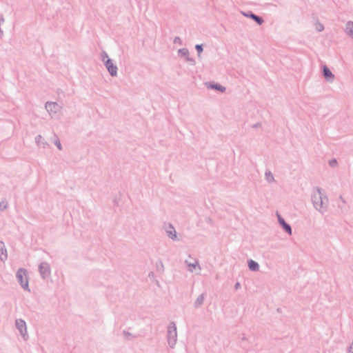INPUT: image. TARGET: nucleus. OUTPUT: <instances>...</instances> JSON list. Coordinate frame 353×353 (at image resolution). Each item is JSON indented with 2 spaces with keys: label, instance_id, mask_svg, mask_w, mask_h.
Here are the masks:
<instances>
[{
  "label": "nucleus",
  "instance_id": "f257e3e1",
  "mask_svg": "<svg viewBox=\"0 0 353 353\" xmlns=\"http://www.w3.org/2000/svg\"><path fill=\"white\" fill-rule=\"evenodd\" d=\"M17 276L22 287L27 288L28 287V281L26 271L23 269H20L17 272Z\"/></svg>",
  "mask_w": 353,
  "mask_h": 353
},
{
  "label": "nucleus",
  "instance_id": "f03ea898",
  "mask_svg": "<svg viewBox=\"0 0 353 353\" xmlns=\"http://www.w3.org/2000/svg\"><path fill=\"white\" fill-rule=\"evenodd\" d=\"M105 65L109 71V72L112 75H116L117 72V68L114 65L111 59H108L105 62Z\"/></svg>",
  "mask_w": 353,
  "mask_h": 353
},
{
  "label": "nucleus",
  "instance_id": "7ed1b4c3",
  "mask_svg": "<svg viewBox=\"0 0 353 353\" xmlns=\"http://www.w3.org/2000/svg\"><path fill=\"white\" fill-rule=\"evenodd\" d=\"M321 192H319L317 194L314 196L313 203L315 205L316 208L321 209L323 208V202L321 199Z\"/></svg>",
  "mask_w": 353,
  "mask_h": 353
},
{
  "label": "nucleus",
  "instance_id": "20e7f679",
  "mask_svg": "<svg viewBox=\"0 0 353 353\" xmlns=\"http://www.w3.org/2000/svg\"><path fill=\"white\" fill-rule=\"evenodd\" d=\"M16 325L21 334L23 336H25L26 334V325L25 321H23V320H17L16 321Z\"/></svg>",
  "mask_w": 353,
  "mask_h": 353
},
{
  "label": "nucleus",
  "instance_id": "39448f33",
  "mask_svg": "<svg viewBox=\"0 0 353 353\" xmlns=\"http://www.w3.org/2000/svg\"><path fill=\"white\" fill-rule=\"evenodd\" d=\"M46 108L48 111L50 113L57 112L59 109V107L55 103H47L46 105Z\"/></svg>",
  "mask_w": 353,
  "mask_h": 353
},
{
  "label": "nucleus",
  "instance_id": "423d86ee",
  "mask_svg": "<svg viewBox=\"0 0 353 353\" xmlns=\"http://www.w3.org/2000/svg\"><path fill=\"white\" fill-rule=\"evenodd\" d=\"M278 219H279V222L281 225H283V227L284 228V229L290 234H292V230H291V228L290 226L287 224L285 221L279 216L278 215Z\"/></svg>",
  "mask_w": 353,
  "mask_h": 353
},
{
  "label": "nucleus",
  "instance_id": "0eeeda50",
  "mask_svg": "<svg viewBox=\"0 0 353 353\" xmlns=\"http://www.w3.org/2000/svg\"><path fill=\"white\" fill-rule=\"evenodd\" d=\"M324 76L327 81H332L334 78V75L332 72L326 67L323 68Z\"/></svg>",
  "mask_w": 353,
  "mask_h": 353
},
{
  "label": "nucleus",
  "instance_id": "6e6552de",
  "mask_svg": "<svg viewBox=\"0 0 353 353\" xmlns=\"http://www.w3.org/2000/svg\"><path fill=\"white\" fill-rule=\"evenodd\" d=\"M7 254L6 250L4 248V245L3 243H0V258L3 260L6 259Z\"/></svg>",
  "mask_w": 353,
  "mask_h": 353
},
{
  "label": "nucleus",
  "instance_id": "1a4fd4ad",
  "mask_svg": "<svg viewBox=\"0 0 353 353\" xmlns=\"http://www.w3.org/2000/svg\"><path fill=\"white\" fill-rule=\"evenodd\" d=\"M249 268L252 271H256L259 269V265L255 261L250 260L249 261Z\"/></svg>",
  "mask_w": 353,
  "mask_h": 353
},
{
  "label": "nucleus",
  "instance_id": "9d476101",
  "mask_svg": "<svg viewBox=\"0 0 353 353\" xmlns=\"http://www.w3.org/2000/svg\"><path fill=\"white\" fill-rule=\"evenodd\" d=\"M39 268L41 273L43 274V276H45V274L48 272V265L47 264L43 263L40 265Z\"/></svg>",
  "mask_w": 353,
  "mask_h": 353
},
{
  "label": "nucleus",
  "instance_id": "9b49d317",
  "mask_svg": "<svg viewBox=\"0 0 353 353\" xmlns=\"http://www.w3.org/2000/svg\"><path fill=\"white\" fill-rule=\"evenodd\" d=\"M346 32L353 37V23L349 22L346 26Z\"/></svg>",
  "mask_w": 353,
  "mask_h": 353
},
{
  "label": "nucleus",
  "instance_id": "f8f14e48",
  "mask_svg": "<svg viewBox=\"0 0 353 353\" xmlns=\"http://www.w3.org/2000/svg\"><path fill=\"white\" fill-rule=\"evenodd\" d=\"M251 17H252L254 21H256L259 24H261V23H263V20H262L260 17H257V16H256V15H254V14H252V15H251Z\"/></svg>",
  "mask_w": 353,
  "mask_h": 353
},
{
  "label": "nucleus",
  "instance_id": "ddd939ff",
  "mask_svg": "<svg viewBox=\"0 0 353 353\" xmlns=\"http://www.w3.org/2000/svg\"><path fill=\"white\" fill-rule=\"evenodd\" d=\"M212 88H214L216 90H221V92H223L225 90V88L222 87L220 85H215L212 86Z\"/></svg>",
  "mask_w": 353,
  "mask_h": 353
},
{
  "label": "nucleus",
  "instance_id": "4468645a",
  "mask_svg": "<svg viewBox=\"0 0 353 353\" xmlns=\"http://www.w3.org/2000/svg\"><path fill=\"white\" fill-rule=\"evenodd\" d=\"M196 49L198 50L199 54H201L202 50H203L202 47H201V45H196Z\"/></svg>",
  "mask_w": 353,
  "mask_h": 353
},
{
  "label": "nucleus",
  "instance_id": "2eb2a0df",
  "mask_svg": "<svg viewBox=\"0 0 353 353\" xmlns=\"http://www.w3.org/2000/svg\"><path fill=\"white\" fill-rule=\"evenodd\" d=\"M169 332H170V334H173V336H176V327H173V330H170Z\"/></svg>",
  "mask_w": 353,
  "mask_h": 353
},
{
  "label": "nucleus",
  "instance_id": "dca6fc26",
  "mask_svg": "<svg viewBox=\"0 0 353 353\" xmlns=\"http://www.w3.org/2000/svg\"><path fill=\"white\" fill-rule=\"evenodd\" d=\"M169 332H170V334H173V336H176V327H173V330H170Z\"/></svg>",
  "mask_w": 353,
  "mask_h": 353
},
{
  "label": "nucleus",
  "instance_id": "f3484780",
  "mask_svg": "<svg viewBox=\"0 0 353 353\" xmlns=\"http://www.w3.org/2000/svg\"><path fill=\"white\" fill-rule=\"evenodd\" d=\"M336 160H333V161H331L330 162V164L332 166H334V165H336Z\"/></svg>",
  "mask_w": 353,
  "mask_h": 353
},
{
  "label": "nucleus",
  "instance_id": "a211bd4d",
  "mask_svg": "<svg viewBox=\"0 0 353 353\" xmlns=\"http://www.w3.org/2000/svg\"><path fill=\"white\" fill-rule=\"evenodd\" d=\"M349 353H353V343L350 347Z\"/></svg>",
  "mask_w": 353,
  "mask_h": 353
},
{
  "label": "nucleus",
  "instance_id": "6ab92c4d",
  "mask_svg": "<svg viewBox=\"0 0 353 353\" xmlns=\"http://www.w3.org/2000/svg\"><path fill=\"white\" fill-rule=\"evenodd\" d=\"M56 144H57V145L58 148H59V150H61V143H60V142H58V143H57Z\"/></svg>",
  "mask_w": 353,
  "mask_h": 353
},
{
  "label": "nucleus",
  "instance_id": "aec40b11",
  "mask_svg": "<svg viewBox=\"0 0 353 353\" xmlns=\"http://www.w3.org/2000/svg\"><path fill=\"white\" fill-rule=\"evenodd\" d=\"M267 178L268 180H270V179L272 178V176H270V174L267 175Z\"/></svg>",
  "mask_w": 353,
  "mask_h": 353
},
{
  "label": "nucleus",
  "instance_id": "412c9836",
  "mask_svg": "<svg viewBox=\"0 0 353 353\" xmlns=\"http://www.w3.org/2000/svg\"><path fill=\"white\" fill-rule=\"evenodd\" d=\"M322 28H322V26H319V30H322Z\"/></svg>",
  "mask_w": 353,
  "mask_h": 353
},
{
  "label": "nucleus",
  "instance_id": "4be33fe9",
  "mask_svg": "<svg viewBox=\"0 0 353 353\" xmlns=\"http://www.w3.org/2000/svg\"><path fill=\"white\" fill-rule=\"evenodd\" d=\"M170 236H171V238H174V237H175V234L172 235V234L170 233Z\"/></svg>",
  "mask_w": 353,
  "mask_h": 353
},
{
  "label": "nucleus",
  "instance_id": "5701e85b",
  "mask_svg": "<svg viewBox=\"0 0 353 353\" xmlns=\"http://www.w3.org/2000/svg\"><path fill=\"white\" fill-rule=\"evenodd\" d=\"M3 203H3V202H2V203L0 204V207H1V208H3Z\"/></svg>",
  "mask_w": 353,
  "mask_h": 353
},
{
  "label": "nucleus",
  "instance_id": "b1692460",
  "mask_svg": "<svg viewBox=\"0 0 353 353\" xmlns=\"http://www.w3.org/2000/svg\"><path fill=\"white\" fill-rule=\"evenodd\" d=\"M196 264L192 265V268H196Z\"/></svg>",
  "mask_w": 353,
  "mask_h": 353
},
{
  "label": "nucleus",
  "instance_id": "393cba45",
  "mask_svg": "<svg viewBox=\"0 0 353 353\" xmlns=\"http://www.w3.org/2000/svg\"><path fill=\"white\" fill-rule=\"evenodd\" d=\"M203 297H201V301H200V303H201V301H203Z\"/></svg>",
  "mask_w": 353,
  "mask_h": 353
},
{
  "label": "nucleus",
  "instance_id": "a878e982",
  "mask_svg": "<svg viewBox=\"0 0 353 353\" xmlns=\"http://www.w3.org/2000/svg\"><path fill=\"white\" fill-rule=\"evenodd\" d=\"M6 207V205H5V204H3V208H5Z\"/></svg>",
  "mask_w": 353,
  "mask_h": 353
}]
</instances>
